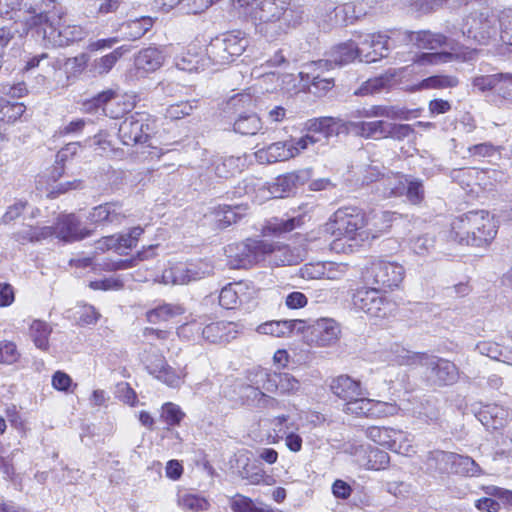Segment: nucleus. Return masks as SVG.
<instances>
[{
    "label": "nucleus",
    "instance_id": "1",
    "mask_svg": "<svg viewBox=\"0 0 512 512\" xmlns=\"http://www.w3.org/2000/svg\"><path fill=\"white\" fill-rule=\"evenodd\" d=\"M239 16L251 21L255 33L268 41L277 40L300 24L303 11L289 0H232Z\"/></svg>",
    "mask_w": 512,
    "mask_h": 512
},
{
    "label": "nucleus",
    "instance_id": "2",
    "mask_svg": "<svg viewBox=\"0 0 512 512\" xmlns=\"http://www.w3.org/2000/svg\"><path fill=\"white\" fill-rule=\"evenodd\" d=\"M394 218L395 213L390 211L367 213L356 206H344L333 213L326 230L337 238L364 243L378 238L391 226Z\"/></svg>",
    "mask_w": 512,
    "mask_h": 512
},
{
    "label": "nucleus",
    "instance_id": "3",
    "mask_svg": "<svg viewBox=\"0 0 512 512\" xmlns=\"http://www.w3.org/2000/svg\"><path fill=\"white\" fill-rule=\"evenodd\" d=\"M498 226L486 210H473L456 217L451 222L449 238L462 245L481 247L496 236Z\"/></svg>",
    "mask_w": 512,
    "mask_h": 512
},
{
    "label": "nucleus",
    "instance_id": "4",
    "mask_svg": "<svg viewBox=\"0 0 512 512\" xmlns=\"http://www.w3.org/2000/svg\"><path fill=\"white\" fill-rule=\"evenodd\" d=\"M411 40L421 49L436 50L447 47L450 50L447 52L422 53L416 60L421 64H440L453 60L469 62L477 56L476 49L469 48L461 43H454L444 33L420 31L414 33Z\"/></svg>",
    "mask_w": 512,
    "mask_h": 512
},
{
    "label": "nucleus",
    "instance_id": "5",
    "mask_svg": "<svg viewBox=\"0 0 512 512\" xmlns=\"http://www.w3.org/2000/svg\"><path fill=\"white\" fill-rule=\"evenodd\" d=\"M397 352L398 354L393 361L399 365H421L425 368L428 381L433 385H451L458 379V369L456 365L449 360L424 353H412L403 348Z\"/></svg>",
    "mask_w": 512,
    "mask_h": 512
},
{
    "label": "nucleus",
    "instance_id": "6",
    "mask_svg": "<svg viewBox=\"0 0 512 512\" xmlns=\"http://www.w3.org/2000/svg\"><path fill=\"white\" fill-rule=\"evenodd\" d=\"M248 45L246 33L240 30H233L212 39L205 50L209 66L230 64L243 54Z\"/></svg>",
    "mask_w": 512,
    "mask_h": 512
},
{
    "label": "nucleus",
    "instance_id": "7",
    "mask_svg": "<svg viewBox=\"0 0 512 512\" xmlns=\"http://www.w3.org/2000/svg\"><path fill=\"white\" fill-rule=\"evenodd\" d=\"M319 141L317 137L306 134L300 138H290L278 141L260 148L255 152V158L260 164H273L288 161L308 151Z\"/></svg>",
    "mask_w": 512,
    "mask_h": 512
},
{
    "label": "nucleus",
    "instance_id": "8",
    "mask_svg": "<svg viewBox=\"0 0 512 512\" xmlns=\"http://www.w3.org/2000/svg\"><path fill=\"white\" fill-rule=\"evenodd\" d=\"M352 303L354 308L378 319L388 318L397 310V303L377 287L356 289L352 296Z\"/></svg>",
    "mask_w": 512,
    "mask_h": 512
},
{
    "label": "nucleus",
    "instance_id": "9",
    "mask_svg": "<svg viewBox=\"0 0 512 512\" xmlns=\"http://www.w3.org/2000/svg\"><path fill=\"white\" fill-rule=\"evenodd\" d=\"M50 10L49 20L43 22L42 25H47L43 33L52 45L63 47L85 38L86 30L80 25L67 23L63 19V13L58 11L56 1L54 2V8H50Z\"/></svg>",
    "mask_w": 512,
    "mask_h": 512
},
{
    "label": "nucleus",
    "instance_id": "10",
    "mask_svg": "<svg viewBox=\"0 0 512 512\" xmlns=\"http://www.w3.org/2000/svg\"><path fill=\"white\" fill-rule=\"evenodd\" d=\"M499 16L494 12L485 11L471 13L465 17L463 38L472 40L480 45H488L498 37Z\"/></svg>",
    "mask_w": 512,
    "mask_h": 512
},
{
    "label": "nucleus",
    "instance_id": "11",
    "mask_svg": "<svg viewBox=\"0 0 512 512\" xmlns=\"http://www.w3.org/2000/svg\"><path fill=\"white\" fill-rule=\"evenodd\" d=\"M56 0H0V14L13 19L12 15L21 12L24 8L29 14L25 18V24L28 28L41 26L43 22L49 20L48 14L50 8H54Z\"/></svg>",
    "mask_w": 512,
    "mask_h": 512
},
{
    "label": "nucleus",
    "instance_id": "12",
    "mask_svg": "<svg viewBox=\"0 0 512 512\" xmlns=\"http://www.w3.org/2000/svg\"><path fill=\"white\" fill-rule=\"evenodd\" d=\"M364 281L377 288L394 290L399 288L405 277V269L397 262L375 260L362 273Z\"/></svg>",
    "mask_w": 512,
    "mask_h": 512
},
{
    "label": "nucleus",
    "instance_id": "13",
    "mask_svg": "<svg viewBox=\"0 0 512 512\" xmlns=\"http://www.w3.org/2000/svg\"><path fill=\"white\" fill-rule=\"evenodd\" d=\"M248 379L252 383L262 386L265 391L280 395H294L301 389L300 380L286 372H269L266 369L258 368L250 372Z\"/></svg>",
    "mask_w": 512,
    "mask_h": 512
},
{
    "label": "nucleus",
    "instance_id": "14",
    "mask_svg": "<svg viewBox=\"0 0 512 512\" xmlns=\"http://www.w3.org/2000/svg\"><path fill=\"white\" fill-rule=\"evenodd\" d=\"M304 342L312 347H331L338 343L341 337V327L332 318H319L310 324L304 321V327L299 331Z\"/></svg>",
    "mask_w": 512,
    "mask_h": 512
},
{
    "label": "nucleus",
    "instance_id": "15",
    "mask_svg": "<svg viewBox=\"0 0 512 512\" xmlns=\"http://www.w3.org/2000/svg\"><path fill=\"white\" fill-rule=\"evenodd\" d=\"M213 273V266L207 260L194 262H179L165 269L161 276V282L172 285H185L197 281Z\"/></svg>",
    "mask_w": 512,
    "mask_h": 512
},
{
    "label": "nucleus",
    "instance_id": "16",
    "mask_svg": "<svg viewBox=\"0 0 512 512\" xmlns=\"http://www.w3.org/2000/svg\"><path fill=\"white\" fill-rule=\"evenodd\" d=\"M267 249L264 240L247 239L244 242L232 243L224 248L228 265L232 269L249 268L262 261L263 251Z\"/></svg>",
    "mask_w": 512,
    "mask_h": 512
},
{
    "label": "nucleus",
    "instance_id": "17",
    "mask_svg": "<svg viewBox=\"0 0 512 512\" xmlns=\"http://www.w3.org/2000/svg\"><path fill=\"white\" fill-rule=\"evenodd\" d=\"M154 119L145 112H135L120 124L118 134L124 145L145 143L154 129Z\"/></svg>",
    "mask_w": 512,
    "mask_h": 512
},
{
    "label": "nucleus",
    "instance_id": "18",
    "mask_svg": "<svg viewBox=\"0 0 512 512\" xmlns=\"http://www.w3.org/2000/svg\"><path fill=\"white\" fill-rule=\"evenodd\" d=\"M329 388L333 395L344 402L342 411L352 416L353 412L350 411V406L365 399L368 395L359 380L346 374L334 377L329 384Z\"/></svg>",
    "mask_w": 512,
    "mask_h": 512
},
{
    "label": "nucleus",
    "instance_id": "19",
    "mask_svg": "<svg viewBox=\"0 0 512 512\" xmlns=\"http://www.w3.org/2000/svg\"><path fill=\"white\" fill-rule=\"evenodd\" d=\"M363 47L352 41H346L334 46L328 53L327 59H321L317 62H312L308 67L316 72L317 70H329L334 66H342L353 62L356 58H363Z\"/></svg>",
    "mask_w": 512,
    "mask_h": 512
},
{
    "label": "nucleus",
    "instance_id": "20",
    "mask_svg": "<svg viewBox=\"0 0 512 512\" xmlns=\"http://www.w3.org/2000/svg\"><path fill=\"white\" fill-rule=\"evenodd\" d=\"M134 106L133 102L125 99L115 97L112 90H107L99 93L95 97L83 103V110L87 113H92L99 108L111 118H118L124 113L130 111Z\"/></svg>",
    "mask_w": 512,
    "mask_h": 512
},
{
    "label": "nucleus",
    "instance_id": "21",
    "mask_svg": "<svg viewBox=\"0 0 512 512\" xmlns=\"http://www.w3.org/2000/svg\"><path fill=\"white\" fill-rule=\"evenodd\" d=\"M145 368L150 375L171 388H179L187 375L185 368L170 366L161 355L144 360Z\"/></svg>",
    "mask_w": 512,
    "mask_h": 512
},
{
    "label": "nucleus",
    "instance_id": "22",
    "mask_svg": "<svg viewBox=\"0 0 512 512\" xmlns=\"http://www.w3.org/2000/svg\"><path fill=\"white\" fill-rule=\"evenodd\" d=\"M52 236L64 242H76L89 237L91 230L81 225L80 219L75 214H60L54 226H50Z\"/></svg>",
    "mask_w": 512,
    "mask_h": 512
},
{
    "label": "nucleus",
    "instance_id": "23",
    "mask_svg": "<svg viewBox=\"0 0 512 512\" xmlns=\"http://www.w3.org/2000/svg\"><path fill=\"white\" fill-rule=\"evenodd\" d=\"M350 411L353 412V416L355 417L378 419L398 415L401 411V407L396 401L386 402L371 399L366 396L365 399L350 406Z\"/></svg>",
    "mask_w": 512,
    "mask_h": 512
},
{
    "label": "nucleus",
    "instance_id": "24",
    "mask_svg": "<svg viewBox=\"0 0 512 512\" xmlns=\"http://www.w3.org/2000/svg\"><path fill=\"white\" fill-rule=\"evenodd\" d=\"M242 329L243 326L240 323L230 321L209 323L206 317L205 329L202 333L204 334V341L213 344H222L235 339Z\"/></svg>",
    "mask_w": 512,
    "mask_h": 512
},
{
    "label": "nucleus",
    "instance_id": "25",
    "mask_svg": "<svg viewBox=\"0 0 512 512\" xmlns=\"http://www.w3.org/2000/svg\"><path fill=\"white\" fill-rule=\"evenodd\" d=\"M267 249L263 251L262 261H268L274 266L296 265L301 261V253L298 249H292L287 245H280L264 240Z\"/></svg>",
    "mask_w": 512,
    "mask_h": 512
},
{
    "label": "nucleus",
    "instance_id": "26",
    "mask_svg": "<svg viewBox=\"0 0 512 512\" xmlns=\"http://www.w3.org/2000/svg\"><path fill=\"white\" fill-rule=\"evenodd\" d=\"M254 289L245 282L229 283L219 293V304L225 309H234L253 297Z\"/></svg>",
    "mask_w": 512,
    "mask_h": 512
},
{
    "label": "nucleus",
    "instance_id": "27",
    "mask_svg": "<svg viewBox=\"0 0 512 512\" xmlns=\"http://www.w3.org/2000/svg\"><path fill=\"white\" fill-rule=\"evenodd\" d=\"M477 418L488 430L504 428L510 419L509 410L498 404H487L477 413Z\"/></svg>",
    "mask_w": 512,
    "mask_h": 512
},
{
    "label": "nucleus",
    "instance_id": "28",
    "mask_svg": "<svg viewBox=\"0 0 512 512\" xmlns=\"http://www.w3.org/2000/svg\"><path fill=\"white\" fill-rule=\"evenodd\" d=\"M347 121L334 117L312 118L305 122L304 129L311 133H320L329 138L340 133H346Z\"/></svg>",
    "mask_w": 512,
    "mask_h": 512
},
{
    "label": "nucleus",
    "instance_id": "29",
    "mask_svg": "<svg viewBox=\"0 0 512 512\" xmlns=\"http://www.w3.org/2000/svg\"><path fill=\"white\" fill-rule=\"evenodd\" d=\"M163 51L157 47H147L140 50L134 58V66L141 76L155 72L164 63Z\"/></svg>",
    "mask_w": 512,
    "mask_h": 512
},
{
    "label": "nucleus",
    "instance_id": "30",
    "mask_svg": "<svg viewBox=\"0 0 512 512\" xmlns=\"http://www.w3.org/2000/svg\"><path fill=\"white\" fill-rule=\"evenodd\" d=\"M175 66L182 71L197 72L209 67L206 53L196 45L189 46L186 51L175 57Z\"/></svg>",
    "mask_w": 512,
    "mask_h": 512
},
{
    "label": "nucleus",
    "instance_id": "31",
    "mask_svg": "<svg viewBox=\"0 0 512 512\" xmlns=\"http://www.w3.org/2000/svg\"><path fill=\"white\" fill-rule=\"evenodd\" d=\"M244 166V159L241 157H216L207 168L209 175L214 174L218 179H228L240 173Z\"/></svg>",
    "mask_w": 512,
    "mask_h": 512
},
{
    "label": "nucleus",
    "instance_id": "32",
    "mask_svg": "<svg viewBox=\"0 0 512 512\" xmlns=\"http://www.w3.org/2000/svg\"><path fill=\"white\" fill-rule=\"evenodd\" d=\"M360 45L364 49L365 46L372 49V52L363 54L361 61L366 63L376 62L387 55L389 50V37L383 33L367 34L364 39L360 41Z\"/></svg>",
    "mask_w": 512,
    "mask_h": 512
},
{
    "label": "nucleus",
    "instance_id": "33",
    "mask_svg": "<svg viewBox=\"0 0 512 512\" xmlns=\"http://www.w3.org/2000/svg\"><path fill=\"white\" fill-rule=\"evenodd\" d=\"M304 327V320H279L265 322L257 327V332L274 337H286L293 332L299 333Z\"/></svg>",
    "mask_w": 512,
    "mask_h": 512
},
{
    "label": "nucleus",
    "instance_id": "34",
    "mask_svg": "<svg viewBox=\"0 0 512 512\" xmlns=\"http://www.w3.org/2000/svg\"><path fill=\"white\" fill-rule=\"evenodd\" d=\"M387 122L376 121H347L346 133H354L364 138H386Z\"/></svg>",
    "mask_w": 512,
    "mask_h": 512
},
{
    "label": "nucleus",
    "instance_id": "35",
    "mask_svg": "<svg viewBox=\"0 0 512 512\" xmlns=\"http://www.w3.org/2000/svg\"><path fill=\"white\" fill-rule=\"evenodd\" d=\"M405 174L394 173L388 170L379 184L376 185V193L384 199L402 197Z\"/></svg>",
    "mask_w": 512,
    "mask_h": 512
},
{
    "label": "nucleus",
    "instance_id": "36",
    "mask_svg": "<svg viewBox=\"0 0 512 512\" xmlns=\"http://www.w3.org/2000/svg\"><path fill=\"white\" fill-rule=\"evenodd\" d=\"M125 216L117 203H105L96 206L89 213L88 219L94 224L120 223Z\"/></svg>",
    "mask_w": 512,
    "mask_h": 512
},
{
    "label": "nucleus",
    "instance_id": "37",
    "mask_svg": "<svg viewBox=\"0 0 512 512\" xmlns=\"http://www.w3.org/2000/svg\"><path fill=\"white\" fill-rule=\"evenodd\" d=\"M184 312L185 308L181 304L163 302L156 307L147 310L145 317L147 322L151 324H159L182 315Z\"/></svg>",
    "mask_w": 512,
    "mask_h": 512
},
{
    "label": "nucleus",
    "instance_id": "38",
    "mask_svg": "<svg viewBox=\"0 0 512 512\" xmlns=\"http://www.w3.org/2000/svg\"><path fill=\"white\" fill-rule=\"evenodd\" d=\"M206 315L190 316V318L177 328V335L180 339L188 342L204 340Z\"/></svg>",
    "mask_w": 512,
    "mask_h": 512
},
{
    "label": "nucleus",
    "instance_id": "39",
    "mask_svg": "<svg viewBox=\"0 0 512 512\" xmlns=\"http://www.w3.org/2000/svg\"><path fill=\"white\" fill-rule=\"evenodd\" d=\"M247 211V206L240 204L235 206L219 205L212 211L217 226L221 229L236 223Z\"/></svg>",
    "mask_w": 512,
    "mask_h": 512
},
{
    "label": "nucleus",
    "instance_id": "40",
    "mask_svg": "<svg viewBox=\"0 0 512 512\" xmlns=\"http://www.w3.org/2000/svg\"><path fill=\"white\" fill-rule=\"evenodd\" d=\"M157 245H150L146 248H143L139 251L135 256L129 259L123 260H106L101 264L102 269L106 271H117V270H126L136 266L140 261L148 260L153 258L155 254V249Z\"/></svg>",
    "mask_w": 512,
    "mask_h": 512
},
{
    "label": "nucleus",
    "instance_id": "41",
    "mask_svg": "<svg viewBox=\"0 0 512 512\" xmlns=\"http://www.w3.org/2000/svg\"><path fill=\"white\" fill-rule=\"evenodd\" d=\"M388 170L378 161L368 159L357 167L356 175L362 185L379 184Z\"/></svg>",
    "mask_w": 512,
    "mask_h": 512
},
{
    "label": "nucleus",
    "instance_id": "42",
    "mask_svg": "<svg viewBox=\"0 0 512 512\" xmlns=\"http://www.w3.org/2000/svg\"><path fill=\"white\" fill-rule=\"evenodd\" d=\"M153 24V19L145 16L123 23L120 30L123 39L134 41L143 37L153 27Z\"/></svg>",
    "mask_w": 512,
    "mask_h": 512
},
{
    "label": "nucleus",
    "instance_id": "43",
    "mask_svg": "<svg viewBox=\"0 0 512 512\" xmlns=\"http://www.w3.org/2000/svg\"><path fill=\"white\" fill-rule=\"evenodd\" d=\"M402 197L412 205H420L425 199V187L423 181L411 175L404 176Z\"/></svg>",
    "mask_w": 512,
    "mask_h": 512
},
{
    "label": "nucleus",
    "instance_id": "44",
    "mask_svg": "<svg viewBox=\"0 0 512 512\" xmlns=\"http://www.w3.org/2000/svg\"><path fill=\"white\" fill-rule=\"evenodd\" d=\"M51 333L52 327L43 320L34 319L30 323L29 336L34 345L42 351H48Z\"/></svg>",
    "mask_w": 512,
    "mask_h": 512
},
{
    "label": "nucleus",
    "instance_id": "45",
    "mask_svg": "<svg viewBox=\"0 0 512 512\" xmlns=\"http://www.w3.org/2000/svg\"><path fill=\"white\" fill-rule=\"evenodd\" d=\"M233 129L241 135H255L262 129V121L256 113H239Z\"/></svg>",
    "mask_w": 512,
    "mask_h": 512
},
{
    "label": "nucleus",
    "instance_id": "46",
    "mask_svg": "<svg viewBox=\"0 0 512 512\" xmlns=\"http://www.w3.org/2000/svg\"><path fill=\"white\" fill-rule=\"evenodd\" d=\"M304 223V216L297 215L286 218H272L264 227L265 233L282 234L300 227Z\"/></svg>",
    "mask_w": 512,
    "mask_h": 512
},
{
    "label": "nucleus",
    "instance_id": "47",
    "mask_svg": "<svg viewBox=\"0 0 512 512\" xmlns=\"http://www.w3.org/2000/svg\"><path fill=\"white\" fill-rule=\"evenodd\" d=\"M329 9H332L329 16L330 22L334 25H348L359 18L357 6L352 2L345 3L337 7H332V5H330Z\"/></svg>",
    "mask_w": 512,
    "mask_h": 512
},
{
    "label": "nucleus",
    "instance_id": "48",
    "mask_svg": "<svg viewBox=\"0 0 512 512\" xmlns=\"http://www.w3.org/2000/svg\"><path fill=\"white\" fill-rule=\"evenodd\" d=\"M128 46H120L114 49L112 52L100 57L94 62V70L96 73L103 75L111 71L117 61L126 53L129 52Z\"/></svg>",
    "mask_w": 512,
    "mask_h": 512
},
{
    "label": "nucleus",
    "instance_id": "49",
    "mask_svg": "<svg viewBox=\"0 0 512 512\" xmlns=\"http://www.w3.org/2000/svg\"><path fill=\"white\" fill-rule=\"evenodd\" d=\"M459 79L453 75H434L423 79L416 86L417 90L447 89L458 86Z\"/></svg>",
    "mask_w": 512,
    "mask_h": 512
},
{
    "label": "nucleus",
    "instance_id": "50",
    "mask_svg": "<svg viewBox=\"0 0 512 512\" xmlns=\"http://www.w3.org/2000/svg\"><path fill=\"white\" fill-rule=\"evenodd\" d=\"M455 453L436 450L430 452L427 458V466L439 472H451Z\"/></svg>",
    "mask_w": 512,
    "mask_h": 512
},
{
    "label": "nucleus",
    "instance_id": "51",
    "mask_svg": "<svg viewBox=\"0 0 512 512\" xmlns=\"http://www.w3.org/2000/svg\"><path fill=\"white\" fill-rule=\"evenodd\" d=\"M26 107L23 103L10 102L0 97V121L4 123H14L24 114Z\"/></svg>",
    "mask_w": 512,
    "mask_h": 512
},
{
    "label": "nucleus",
    "instance_id": "52",
    "mask_svg": "<svg viewBox=\"0 0 512 512\" xmlns=\"http://www.w3.org/2000/svg\"><path fill=\"white\" fill-rule=\"evenodd\" d=\"M298 176L294 173H288L279 176L270 187V194L273 198H283L293 191L296 187Z\"/></svg>",
    "mask_w": 512,
    "mask_h": 512
},
{
    "label": "nucleus",
    "instance_id": "53",
    "mask_svg": "<svg viewBox=\"0 0 512 512\" xmlns=\"http://www.w3.org/2000/svg\"><path fill=\"white\" fill-rule=\"evenodd\" d=\"M413 437L411 434L393 428L389 449L402 455H410L415 450L412 446Z\"/></svg>",
    "mask_w": 512,
    "mask_h": 512
},
{
    "label": "nucleus",
    "instance_id": "54",
    "mask_svg": "<svg viewBox=\"0 0 512 512\" xmlns=\"http://www.w3.org/2000/svg\"><path fill=\"white\" fill-rule=\"evenodd\" d=\"M451 472L474 477L481 474V468L471 457L455 453Z\"/></svg>",
    "mask_w": 512,
    "mask_h": 512
},
{
    "label": "nucleus",
    "instance_id": "55",
    "mask_svg": "<svg viewBox=\"0 0 512 512\" xmlns=\"http://www.w3.org/2000/svg\"><path fill=\"white\" fill-rule=\"evenodd\" d=\"M178 505L182 509L192 512L206 511L210 507V503L205 497L188 492L178 495Z\"/></svg>",
    "mask_w": 512,
    "mask_h": 512
},
{
    "label": "nucleus",
    "instance_id": "56",
    "mask_svg": "<svg viewBox=\"0 0 512 512\" xmlns=\"http://www.w3.org/2000/svg\"><path fill=\"white\" fill-rule=\"evenodd\" d=\"M52 236L51 227H27L14 234V239L20 243L38 242Z\"/></svg>",
    "mask_w": 512,
    "mask_h": 512
},
{
    "label": "nucleus",
    "instance_id": "57",
    "mask_svg": "<svg viewBox=\"0 0 512 512\" xmlns=\"http://www.w3.org/2000/svg\"><path fill=\"white\" fill-rule=\"evenodd\" d=\"M289 420L290 417L284 414L275 416L269 420L272 430L269 437L272 438L273 443L279 442L286 434L290 433L289 430L294 427V423Z\"/></svg>",
    "mask_w": 512,
    "mask_h": 512
},
{
    "label": "nucleus",
    "instance_id": "58",
    "mask_svg": "<svg viewBox=\"0 0 512 512\" xmlns=\"http://www.w3.org/2000/svg\"><path fill=\"white\" fill-rule=\"evenodd\" d=\"M185 413L182 411L179 405L166 402L161 407L160 419L168 426H178L184 419Z\"/></svg>",
    "mask_w": 512,
    "mask_h": 512
},
{
    "label": "nucleus",
    "instance_id": "59",
    "mask_svg": "<svg viewBox=\"0 0 512 512\" xmlns=\"http://www.w3.org/2000/svg\"><path fill=\"white\" fill-rule=\"evenodd\" d=\"M499 172L489 169L474 168L472 177H474V185L481 187L484 190H492L495 183L498 181Z\"/></svg>",
    "mask_w": 512,
    "mask_h": 512
},
{
    "label": "nucleus",
    "instance_id": "60",
    "mask_svg": "<svg viewBox=\"0 0 512 512\" xmlns=\"http://www.w3.org/2000/svg\"><path fill=\"white\" fill-rule=\"evenodd\" d=\"M476 349L480 354L485 355L491 359L508 362L510 357L507 352L498 344L490 341H483L477 344Z\"/></svg>",
    "mask_w": 512,
    "mask_h": 512
},
{
    "label": "nucleus",
    "instance_id": "61",
    "mask_svg": "<svg viewBox=\"0 0 512 512\" xmlns=\"http://www.w3.org/2000/svg\"><path fill=\"white\" fill-rule=\"evenodd\" d=\"M503 73H496L491 75H482L473 79V87L481 92L496 90L497 86L501 84L502 79H509L510 76L502 75Z\"/></svg>",
    "mask_w": 512,
    "mask_h": 512
},
{
    "label": "nucleus",
    "instance_id": "62",
    "mask_svg": "<svg viewBox=\"0 0 512 512\" xmlns=\"http://www.w3.org/2000/svg\"><path fill=\"white\" fill-rule=\"evenodd\" d=\"M95 250L101 253L113 250L119 255L127 254L126 249L123 246V242L120 241L119 234L102 237L95 242Z\"/></svg>",
    "mask_w": 512,
    "mask_h": 512
},
{
    "label": "nucleus",
    "instance_id": "63",
    "mask_svg": "<svg viewBox=\"0 0 512 512\" xmlns=\"http://www.w3.org/2000/svg\"><path fill=\"white\" fill-rule=\"evenodd\" d=\"M197 101H181L172 104L166 108L165 117L170 120H179L185 116H189L193 109L197 107Z\"/></svg>",
    "mask_w": 512,
    "mask_h": 512
},
{
    "label": "nucleus",
    "instance_id": "64",
    "mask_svg": "<svg viewBox=\"0 0 512 512\" xmlns=\"http://www.w3.org/2000/svg\"><path fill=\"white\" fill-rule=\"evenodd\" d=\"M498 37L503 44L512 46V10H505L499 15Z\"/></svg>",
    "mask_w": 512,
    "mask_h": 512
}]
</instances>
